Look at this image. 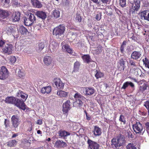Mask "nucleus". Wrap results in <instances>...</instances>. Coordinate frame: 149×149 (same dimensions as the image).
<instances>
[{"mask_svg": "<svg viewBox=\"0 0 149 149\" xmlns=\"http://www.w3.org/2000/svg\"><path fill=\"white\" fill-rule=\"evenodd\" d=\"M65 27L63 24H61L55 27L53 30V34L57 37L64 34Z\"/></svg>", "mask_w": 149, "mask_h": 149, "instance_id": "obj_1", "label": "nucleus"}, {"mask_svg": "<svg viewBox=\"0 0 149 149\" xmlns=\"http://www.w3.org/2000/svg\"><path fill=\"white\" fill-rule=\"evenodd\" d=\"M17 100H16L14 105L15 106L17 107L20 109H22L24 111L26 110V111H30V109L29 108L24 102H25L22 99H20L17 98Z\"/></svg>", "mask_w": 149, "mask_h": 149, "instance_id": "obj_2", "label": "nucleus"}, {"mask_svg": "<svg viewBox=\"0 0 149 149\" xmlns=\"http://www.w3.org/2000/svg\"><path fill=\"white\" fill-rule=\"evenodd\" d=\"M132 127L134 132L137 134L143 135L145 131V130H143L142 124L139 122H136Z\"/></svg>", "mask_w": 149, "mask_h": 149, "instance_id": "obj_3", "label": "nucleus"}, {"mask_svg": "<svg viewBox=\"0 0 149 149\" xmlns=\"http://www.w3.org/2000/svg\"><path fill=\"white\" fill-rule=\"evenodd\" d=\"M124 140V138L121 136L118 138L117 140L115 138H113L111 141L112 145H114L116 148H117L123 145Z\"/></svg>", "mask_w": 149, "mask_h": 149, "instance_id": "obj_4", "label": "nucleus"}, {"mask_svg": "<svg viewBox=\"0 0 149 149\" xmlns=\"http://www.w3.org/2000/svg\"><path fill=\"white\" fill-rule=\"evenodd\" d=\"M9 75V72L7 69L4 66H2L0 68V79L4 80L7 78Z\"/></svg>", "mask_w": 149, "mask_h": 149, "instance_id": "obj_5", "label": "nucleus"}, {"mask_svg": "<svg viewBox=\"0 0 149 149\" xmlns=\"http://www.w3.org/2000/svg\"><path fill=\"white\" fill-rule=\"evenodd\" d=\"M13 46L12 44H6L2 49V52L4 54L8 55L12 53Z\"/></svg>", "mask_w": 149, "mask_h": 149, "instance_id": "obj_6", "label": "nucleus"}, {"mask_svg": "<svg viewBox=\"0 0 149 149\" xmlns=\"http://www.w3.org/2000/svg\"><path fill=\"white\" fill-rule=\"evenodd\" d=\"M131 4L132 8L134 11H138L140 7V1L139 0H129Z\"/></svg>", "mask_w": 149, "mask_h": 149, "instance_id": "obj_7", "label": "nucleus"}, {"mask_svg": "<svg viewBox=\"0 0 149 149\" xmlns=\"http://www.w3.org/2000/svg\"><path fill=\"white\" fill-rule=\"evenodd\" d=\"M126 59L125 58H120L118 61L117 67L119 70L124 71L125 68Z\"/></svg>", "mask_w": 149, "mask_h": 149, "instance_id": "obj_8", "label": "nucleus"}, {"mask_svg": "<svg viewBox=\"0 0 149 149\" xmlns=\"http://www.w3.org/2000/svg\"><path fill=\"white\" fill-rule=\"evenodd\" d=\"M12 125L15 128H17L20 123L19 117L17 115H13L11 118Z\"/></svg>", "mask_w": 149, "mask_h": 149, "instance_id": "obj_9", "label": "nucleus"}, {"mask_svg": "<svg viewBox=\"0 0 149 149\" xmlns=\"http://www.w3.org/2000/svg\"><path fill=\"white\" fill-rule=\"evenodd\" d=\"M71 102L69 100H68L64 102L63 105V113H68V111L70 109Z\"/></svg>", "mask_w": 149, "mask_h": 149, "instance_id": "obj_10", "label": "nucleus"}, {"mask_svg": "<svg viewBox=\"0 0 149 149\" xmlns=\"http://www.w3.org/2000/svg\"><path fill=\"white\" fill-rule=\"evenodd\" d=\"M87 142L88 145V147L89 148L91 149H99L100 145L96 142L88 139Z\"/></svg>", "mask_w": 149, "mask_h": 149, "instance_id": "obj_11", "label": "nucleus"}, {"mask_svg": "<svg viewBox=\"0 0 149 149\" xmlns=\"http://www.w3.org/2000/svg\"><path fill=\"white\" fill-rule=\"evenodd\" d=\"M54 83L56 88L58 89H63L64 86V84L59 78H56L54 80Z\"/></svg>", "mask_w": 149, "mask_h": 149, "instance_id": "obj_12", "label": "nucleus"}, {"mask_svg": "<svg viewBox=\"0 0 149 149\" xmlns=\"http://www.w3.org/2000/svg\"><path fill=\"white\" fill-rule=\"evenodd\" d=\"M35 14L38 17L42 19L43 20H45L47 17L46 13L42 11H37L35 12Z\"/></svg>", "mask_w": 149, "mask_h": 149, "instance_id": "obj_13", "label": "nucleus"}, {"mask_svg": "<svg viewBox=\"0 0 149 149\" xmlns=\"http://www.w3.org/2000/svg\"><path fill=\"white\" fill-rule=\"evenodd\" d=\"M141 56L140 52L134 51L133 52L131 55V58L133 59L137 60L140 58Z\"/></svg>", "mask_w": 149, "mask_h": 149, "instance_id": "obj_14", "label": "nucleus"}, {"mask_svg": "<svg viewBox=\"0 0 149 149\" xmlns=\"http://www.w3.org/2000/svg\"><path fill=\"white\" fill-rule=\"evenodd\" d=\"M16 99L17 98L13 96L7 97L6 98L5 102L6 103L12 104L14 105Z\"/></svg>", "mask_w": 149, "mask_h": 149, "instance_id": "obj_15", "label": "nucleus"}, {"mask_svg": "<svg viewBox=\"0 0 149 149\" xmlns=\"http://www.w3.org/2000/svg\"><path fill=\"white\" fill-rule=\"evenodd\" d=\"M32 6L36 8H41L42 6V4L41 2L38 0H31Z\"/></svg>", "mask_w": 149, "mask_h": 149, "instance_id": "obj_16", "label": "nucleus"}, {"mask_svg": "<svg viewBox=\"0 0 149 149\" xmlns=\"http://www.w3.org/2000/svg\"><path fill=\"white\" fill-rule=\"evenodd\" d=\"M53 61L52 58L50 56H45L44 58L43 62L47 66L51 64Z\"/></svg>", "mask_w": 149, "mask_h": 149, "instance_id": "obj_17", "label": "nucleus"}, {"mask_svg": "<svg viewBox=\"0 0 149 149\" xmlns=\"http://www.w3.org/2000/svg\"><path fill=\"white\" fill-rule=\"evenodd\" d=\"M55 146L56 148H64L67 146L66 143L62 140H58L55 143Z\"/></svg>", "mask_w": 149, "mask_h": 149, "instance_id": "obj_18", "label": "nucleus"}, {"mask_svg": "<svg viewBox=\"0 0 149 149\" xmlns=\"http://www.w3.org/2000/svg\"><path fill=\"white\" fill-rule=\"evenodd\" d=\"M58 133L59 136L64 139L70 134V132L65 130H62L59 131Z\"/></svg>", "mask_w": 149, "mask_h": 149, "instance_id": "obj_19", "label": "nucleus"}, {"mask_svg": "<svg viewBox=\"0 0 149 149\" xmlns=\"http://www.w3.org/2000/svg\"><path fill=\"white\" fill-rule=\"evenodd\" d=\"M9 15V12L7 10L0 9V17L3 19L6 18Z\"/></svg>", "mask_w": 149, "mask_h": 149, "instance_id": "obj_20", "label": "nucleus"}, {"mask_svg": "<svg viewBox=\"0 0 149 149\" xmlns=\"http://www.w3.org/2000/svg\"><path fill=\"white\" fill-rule=\"evenodd\" d=\"M85 88V95H91L93 94L95 92L94 89L91 87H84Z\"/></svg>", "mask_w": 149, "mask_h": 149, "instance_id": "obj_21", "label": "nucleus"}, {"mask_svg": "<svg viewBox=\"0 0 149 149\" xmlns=\"http://www.w3.org/2000/svg\"><path fill=\"white\" fill-rule=\"evenodd\" d=\"M51 91L52 87L51 86H49L42 88H41V92L43 94H49L51 92Z\"/></svg>", "mask_w": 149, "mask_h": 149, "instance_id": "obj_22", "label": "nucleus"}, {"mask_svg": "<svg viewBox=\"0 0 149 149\" xmlns=\"http://www.w3.org/2000/svg\"><path fill=\"white\" fill-rule=\"evenodd\" d=\"M17 96L18 97H21L22 99L24 101L28 97V95L21 90H19L17 94Z\"/></svg>", "mask_w": 149, "mask_h": 149, "instance_id": "obj_23", "label": "nucleus"}, {"mask_svg": "<svg viewBox=\"0 0 149 149\" xmlns=\"http://www.w3.org/2000/svg\"><path fill=\"white\" fill-rule=\"evenodd\" d=\"M141 17H143L144 19L149 21V10H144L141 13Z\"/></svg>", "mask_w": 149, "mask_h": 149, "instance_id": "obj_24", "label": "nucleus"}, {"mask_svg": "<svg viewBox=\"0 0 149 149\" xmlns=\"http://www.w3.org/2000/svg\"><path fill=\"white\" fill-rule=\"evenodd\" d=\"M93 132L94 135L95 136H100L102 133L101 128L97 126H94Z\"/></svg>", "mask_w": 149, "mask_h": 149, "instance_id": "obj_25", "label": "nucleus"}, {"mask_svg": "<svg viewBox=\"0 0 149 149\" xmlns=\"http://www.w3.org/2000/svg\"><path fill=\"white\" fill-rule=\"evenodd\" d=\"M129 86H130L132 88H134V84L131 81H126L123 84V86L121 88V89L125 90Z\"/></svg>", "mask_w": 149, "mask_h": 149, "instance_id": "obj_26", "label": "nucleus"}, {"mask_svg": "<svg viewBox=\"0 0 149 149\" xmlns=\"http://www.w3.org/2000/svg\"><path fill=\"white\" fill-rule=\"evenodd\" d=\"M68 93L63 91H58L57 92V95L61 97H67Z\"/></svg>", "mask_w": 149, "mask_h": 149, "instance_id": "obj_27", "label": "nucleus"}, {"mask_svg": "<svg viewBox=\"0 0 149 149\" xmlns=\"http://www.w3.org/2000/svg\"><path fill=\"white\" fill-rule=\"evenodd\" d=\"M20 15L21 14L19 12H15L13 15L14 17L13 20L15 22L19 21L20 19Z\"/></svg>", "mask_w": 149, "mask_h": 149, "instance_id": "obj_28", "label": "nucleus"}, {"mask_svg": "<svg viewBox=\"0 0 149 149\" xmlns=\"http://www.w3.org/2000/svg\"><path fill=\"white\" fill-rule=\"evenodd\" d=\"M81 58L84 62L87 63H89L91 61V59L89 55H84L81 56Z\"/></svg>", "mask_w": 149, "mask_h": 149, "instance_id": "obj_29", "label": "nucleus"}, {"mask_svg": "<svg viewBox=\"0 0 149 149\" xmlns=\"http://www.w3.org/2000/svg\"><path fill=\"white\" fill-rule=\"evenodd\" d=\"M18 31L22 35L26 34L28 32L27 29L23 26H21L18 29Z\"/></svg>", "mask_w": 149, "mask_h": 149, "instance_id": "obj_30", "label": "nucleus"}, {"mask_svg": "<svg viewBox=\"0 0 149 149\" xmlns=\"http://www.w3.org/2000/svg\"><path fill=\"white\" fill-rule=\"evenodd\" d=\"M27 16L29 18V19L32 22V23H33L36 22V18L33 14L31 13H29Z\"/></svg>", "mask_w": 149, "mask_h": 149, "instance_id": "obj_31", "label": "nucleus"}, {"mask_svg": "<svg viewBox=\"0 0 149 149\" xmlns=\"http://www.w3.org/2000/svg\"><path fill=\"white\" fill-rule=\"evenodd\" d=\"M80 63L79 62L76 61L74 64V70L72 72H78L79 69Z\"/></svg>", "mask_w": 149, "mask_h": 149, "instance_id": "obj_32", "label": "nucleus"}, {"mask_svg": "<svg viewBox=\"0 0 149 149\" xmlns=\"http://www.w3.org/2000/svg\"><path fill=\"white\" fill-rule=\"evenodd\" d=\"M63 47L65 51L69 54H72L73 53V50L72 49L70 48V46L67 44L64 45L63 47Z\"/></svg>", "mask_w": 149, "mask_h": 149, "instance_id": "obj_33", "label": "nucleus"}, {"mask_svg": "<svg viewBox=\"0 0 149 149\" xmlns=\"http://www.w3.org/2000/svg\"><path fill=\"white\" fill-rule=\"evenodd\" d=\"M24 22L25 25L27 26H31L33 24V23H32V22L29 19V18L27 16L26 18L25 17V19H24Z\"/></svg>", "mask_w": 149, "mask_h": 149, "instance_id": "obj_34", "label": "nucleus"}, {"mask_svg": "<svg viewBox=\"0 0 149 149\" xmlns=\"http://www.w3.org/2000/svg\"><path fill=\"white\" fill-rule=\"evenodd\" d=\"M45 44L43 42L40 43L36 47V50L38 52L41 51L44 48Z\"/></svg>", "mask_w": 149, "mask_h": 149, "instance_id": "obj_35", "label": "nucleus"}, {"mask_svg": "<svg viewBox=\"0 0 149 149\" xmlns=\"http://www.w3.org/2000/svg\"><path fill=\"white\" fill-rule=\"evenodd\" d=\"M53 15L55 18H58L60 16V12L58 10H54L53 12Z\"/></svg>", "mask_w": 149, "mask_h": 149, "instance_id": "obj_36", "label": "nucleus"}, {"mask_svg": "<svg viewBox=\"0 0 149 149\" xmlns=\"http://www.w3.org/2000/svg\"><path fill=\"white\" fill-rule=\"evenodd\" d=\"M148 85L145 83H141L140 86V90L141 91L143 92L147 89Z\"/></svg>", "mask_w": 149, "mask_h": 149, "instance_id": "obj_37", "label": "nucleus"}, {"mask_svg": "<svg viewBox=\"0 0 149 149\" xmlns=\"http://www.w3.org/2000/svg\"><path fill=\"white\" fill-rule=\"evenodd\" d=\"M17 143V141L15 140H13L8 142L7 145L10 147H13L16 145Z\"/></svg>", "mask_w": 149, "mask_h": 149, "instance_id": "obj_38", "label": "nucleus"}, {"mask_svg": "<svg viewBox=\"0 0 149 149\" xmlns=\"http://www.w3.org/2000/svg\"><path fill=\"white\" fill-rule=\"evenodd\" d=\"M127 42L126 40L122 42L120 47V51L121 53H123L124 49Z\"/></svg>", "mask_w": 149, "mask_h": 149, "instance_id": "obj_39", "label": "nucleus"}, {"mask_svg": "<svg viewBox=\"0 0 149 149\" xmlns=\"http://www.w3.org/2000/svg\"><path fill=\"white\" fill-rule=\"evenodd\" d=\"M75 20L77 22H80L82 21V17L80 14L78 12L76 13L75 17Z\"/></svg>", "mask_w": 149, "mask_h": 149, "instance_id": "obj_40", "label": "nucleus"}, {"mask_svg": "<svg viewBox=\"0 0 149 149\" xmlns=\"http://www.w3.org/2000/svg\"><path fill=\"white\" fill-rule=\"evenodd\" d=\"M58 47V45L56 43L54 42L51 44L50 47L52 50V52L56 51Z\"/></svg>", "mask_w": 149, "mask_h": 149, "instance_id": "obj_41", "label": "nucleus"}, {"mask_svg": "<svg viewBox=\"0 0 149 149\" xmlns=\"http://www.w3.org/2000/svg\"><path fill=\"white\" fill-rule=\"evenodd\" d=\"M96 73L95 74V76L97 79L103 77L104 76V74L100 71H98L97 70H96Z\"/></svg>", "mask_w": 149, "mask_h": 149, "instance_id": "obj_42", "label": "nucleus"}, {"mask_svg": "<svg viewBox=\"0 0 149 149\" xmlns=\"http://www.w3.org/2000/svg\"><path fill=\"white\" fill-rule=\"evenodd\" d=\"M74 97L76 100L78 99H81L82 100H83V99L85 98V97L83 95L80 93H75L74 95Z\"/></svg>", "mask_w": 149, "mask_h": 149, "instance_id": "obj_43", "label": "nucleus"}, {"mask_svg": "<svg viewBox=\"0 0 149 149\" xmlns=\"http://www.w3.org/2000/svg\"><path fill=\"white\" fill-rule=\"evenodd\" d=\"M127 149H136L135 145L133 143H129L126 146Z\"/></svg>", "mask_w": 149, "mask_h": 149, "instance_id": "obj_44", "label": "nucleus"}, {"mask_svg": "<svg viewBox=\"0 0 149 149\" xmlns=\"http://www.w3.org/2000/svg\"><path fill=\"white\" fill-rule=\"evenodd\" d=\"M119 121L123 123V124H125L126 123V120L125 116L122 114L119 117Z\"/></svg>", "mask_w": 149, "mask_h": 149, "instance_id": "obj_45", "label": "nucleus"}, {"mask_svg": "<svg viewBox=\"0 0 149 149\" xmlns=\"http://www.w3.org/2000/svg\"><path fill=\"white\" fill-rule=\"evenodd\" d=\"M143 61L146 67L149 68V62L148 59L146 58H145L144 59H143Z\"/></svg>", "mask_w": 149, "mask_h": 149, "instance_id": "obj_46", "label": "nucleus"}, {"mask_svg": "<svg viewBox=\"0 0 149 149\" xmlns=\"http://www.w3.org/2000/svg\"><path fill=\"white\" fill-rule=\"evenodd\" d=\"M144 128L145 130L147 131L148 134L149 135V121L146 122L144 123Z\"/></svg>", "mask_w": 149, "mask_h": 149, "instance_id": "obj_47", "label": "nucleus"}, {"mask_svg": "<svg viewBox=\"0 0 149 149\" xmlns=\"http://www.w3.org/2000/svg\"><path fill=\"white\" fill-rule=\"evenodd\" d=\"M126 0H119V4L122 8H124L126 6Z\"/></svg>", "mask_w": 149, "mask_h": 149, "instance_id": "obj_48", "label": "nucleus"}, {"mask_svg": "<svg viewBox=\"0 0 149 149\" xmlns=\"http://www.w3.org/2000/svg\"><path fill=\"white\" fill-rule=\"evenodd\" d=\"M127 135L130 139H132L134 138V136L133 135L132 133L130 130L127 131Z\"/></svg>", "mask_w": 149, "mask_h": 149, "instance_id": "obj_49", "label": "nucleus"}, {"mask_svg": "<svg viewBox=\"0 0 149 149\" xmlns=\"http://www.w3.org/2000/svg\"><path fill=\"white\" fill-rule=\"evenodd\" d=\"M82 100L81 99H76L75 103H77L78 104V105H77L78 106L80 107L83 104V103L82 101Z\"/></svg>", "mask_w": 149, "mask_h": 149, "instance_id": "obj_50", "label": "nucleus"}, {"mask_svg": "<svg viewBox=\"0 0 149 149\" xmlns=\"http://www.w3.org/2000/svg\"><path fill=\"white\" fill-rule=\"evenodd\" d=\"M9 60L12 63H14L16 61V58L15 56H11L9 58Z\"/></svg>", "mask_w": 149, "mask_h": 149, "instance_id": "obj_51", "label": "nucleus"}, {"mask_svg": "<svg viewBox=\"0 0 149 149\" xmlns=\"http://www.w3.org/2000/svg\"><path fill=\"white\" fill-rule=\"evenodd\" d=\"M143 105L147 109L148 114H149V101H147L145 102Z\"/></svg>", "mask_w": 149, "mask_h": 149, "instance_id": "obj_52", "label": "nucleus"}, {"mask_svg": "<svg viewBox=\"0 0 149 149\" xmlns=\"http://www.w3.org/2000/svg\"><path fill=\"white\" fill-rule=\"evenodd\" d=\"M7 30V33L8 34H11L12 33V32L13 31V27L10 26L9 27H8L6 28Z\"/></svg>", "mask_w": 149, "mask_h": 149, "instance_id": "obj_53", "label": "nucleus"}, {"mask_svg": "<svg viewBox=\"0 0 149 149\" xmlns=\"http://www.w3.org/2000/svg\"><path fill=\"white\" fill-rule=\"evenodd\" d=\"M84 112L85 113L86 119L88 121L90 120L91 119V116L90 115L88 114L86 110L84 111Z\"/></svg>", "mask_w": 149, "mask_h": 149, "instance_id": "obj_54", "label": "nucleus"}, {"mask_svg": "<svg viewBox=\"0 0 149 149\" xmlns=\"http://www.w3.org/2000/svg\"><path fill=\"white\" fill-rule=\"evenodd\" d=\"M102 47H99L97 49L95 50V54H100L101 52Z\"/></svg>", "mask_w": 149, "mask_h": 149, "instance_id": "obj_55", "label": "nucleus"}, {"mask_svg": "<svg viewBox=\"0 0 149 149\" xmlns=\"http://www.w3.org/2000/svg\"><path fill=\"white\" fill-rule=\"evenodd\" d=\"M4 125L5 127L7 128L9 126V121L8 120L5 119L4 121Z\"/></svg>", "mask_w": 149, "mask_h": 149, "instance_id": "obj_56", "label": "nucleus"}, {"mask_svg": "<svg viewBox=\"0 0 149 149\" xmlns=\"http://www.w3.org/2000/svg\"><path fill=\"white\" fill-rule=\"evenodd\" d=\"M129 63L131 66H136V62L133 60H130L129 61Z\"/></svg>", "mask_w": 149, "mask_h": 149, "instance_id": "obj_57", "label": "nucleus"}, {"mask_svg": "<svg viewBox=\"0 0 149 149\" xmlns=\"http://www.w3.org/2000/svg\"><path fill=\"white\" fill-rule=\"evenodd\" d=\"M0 1L4 4L8 5L10 3V0H0Z\"/></svg>", "mask_w": 149, "mask_h": 149, "instance_id": "obj_58", "label": "nucleus"}, {"mask_svg": "<svg viewBox=\"0 0 149 149\" xmlns=\"http://www.w3.org/2000/svg\"><path fill=\"white\" fill-rule=\"evenodd\" d=\"M5 41L3 39H0V47H2L5 44Z\"/></svg>", "mask_w": 149, "mask_h": 149, "instance_id": "obj_59", "label": "nucleus"}, {"mask_svg": "<svg viewBox=\"0 0 149 149\" xmlns=\"http://www.w3.org/2000/svg\"><path fill=\"white\" fill-rule=\"evenodd\" d=\"M101 1L104 3L109 4L110 2V0H101Z\"/></svg>", "mask_w": 149, "mask_h": 149, "instance_id": "obj_60", "label": "nucleus"}, {"mask_svg": "<svg viewBox=\"0 0 149 149\" xmlns=\"http://www.w3.org/2000/svg\"><path fill=\"white\" fill-rule=\"evenodd\" d=\"M18 75L19 77H22L24 76V73L21 72V71H19L18 72Z\"/></svg>", "mask_w": 149, "mask_h": 149, "instance_id": "obj_61", "label": "nucleus"}, {"mask_svg": "<svg viewBox=\"0 0 149 149\" xmlns=\"http://www.w3.org/2000/svg\"><path fill=\"white\" fill-rule=\"evenodd\" d=\"M42 120L38 119L37 120L36 123L38 124L41 125L42 124Z\"/></svg>", "mask_w": 149, "mask_h": 149, "instance_id": "obj_62", "label": "nucleus"}, {"mask_svg": "<svg viewBox=\"0 0 149 149\" xmlns=\"http://www.w3.org/2000/svg\"><path fill=\"white\" fill-rule=\"evenodd\" d=\"M96 18L97 20H100L101 18V15H100V14H97Z\"/></svg>", "mask_w": 149, "mask_h": 149, "instance_id": "obj_63", "label": "nucleus"}, {"mask_svg": "<svg viewBox=\"0 0 149 149\" xmlns=\"http://www.w3.org/2000/svg\"><path fill=\"white\" fill-rule=\"evenodd\" d=\"M71 122L70 121H66L65 123L66 125L68 126L69 127H70L71 126V125H70V124H71Z\"/></svg>", "mask_w": 149, "mask_h": 149, "instance_id": "obj_64", "label": "nucleus"}]
</instances>
